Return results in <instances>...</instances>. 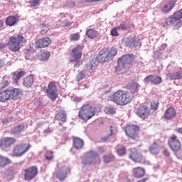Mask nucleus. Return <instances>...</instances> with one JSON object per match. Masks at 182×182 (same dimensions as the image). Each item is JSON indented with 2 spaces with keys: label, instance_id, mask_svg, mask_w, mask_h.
I'll use <instances>...</instances> for the list:
<instances>
[{
  "label": "nucleus",
  "instance_id": "1",
  "mask_svg": "<svg viewBox=\"0 0 182 182\" xmlns=\"http://www.w3.org/2000/svg\"><path fill=\"white\" fill-rule=\"evenodd\" d=\"M110 100L118 106H126L133 100V97L123 90H118L111 95Z\"/></svg>",
  "mask_w": 182,
  "mask_h": 182
},
{
  "label": "nucleus",
  "instance_id": "2",
  "mask_svg": "<svg viewBox=\"0 0 182 182\" xmlns=\"http://www.w3.org/2000/svg\"><path fill=\"white\" fill-rule=\"evenodd\" d=\"M26 43V39L23 36L18 34L16 36H11L9 38L7 46L11 52H19L23 46V43Z\"/></svg>",
  "mask_w": 182,
  "mask_h": 182
},
{
  "label": "nucleus",
  "instance_id": "3",
  "mask_svg": "<svg viewBox=\"0 0 182 182\" xmlns=\"http://www.w3.org/2000/svg\"><path fill=\"white\" fill-rule=\"evenodd\" d=\"M96 114V107L90 104L83 105L78 112V117L82 122H87Z\"/></svg>",
  "mask_w": 182,
  "mask_h": 182
},
{
  "label": "nucleus",
  "instance_id": "4",
  "mask_svg": "<svg viewBox=\"0 0 182 182\" xmlns=\"http://www.w3.org/2000/svg\"><path fill=\"white\" fill-rule=\"evenodd\" d=\"M117 55V50L116 48H104L99 52L98 60L101 63L105 62H110L114 59V56Z\"/></svg>",
  "mask_w": 182,
  "mask_h": 182
},
{
  "label": "nucleus",
  "instance_id": "5",
  "mask_svg": "<svg viewBox=\"0 0 182 182\" xmlns=\"http://www.w3.org/2000/svg\"><path fill=\"white\" fill-rule=\"evenodd\" d=\"M134 62V55L127 54L122 55L117 61V72H122L126 68V65H132Z\"/></svg>",
  "mask_w": 182,
  "mask_h": 182
},
{
  "label": "nucleus",
  "instance_id": "6",
  "mask_svg": "<svg viewBox=\"0 0 182 182\" xmlns=\"http://www.w3.org/2000/svg\"><path fill=\"white\" fill-rule=\"evenodd\" d=\"M129 157L134 163H139L140 164H146L149 166L150 164V161L147 160L146 156L140 152H138L136 149H132L129 154Z\"/></svg>",
  "mask_w": 182,
  "mask_h": 182
},
{
  "label": "nucleus",
  "instance_id": "7",
  "mask_svg": "<svg viewBox=\"0 0 182 182\" xmlns=\"http://www.w3.org/2000/svg\"><path fill=\"white\" fill-rule=\"evenodd\" d=\"M125 133L129 139L132 140H139V132L140 127L134 124H129L125 127Z\"/></svg>",
  "mask_w": 182,
  "mask_h": 182
},
{
  "label": "nucleus",
  "instance_id": "8",
  "mask_svg": "<svg viewBox=\"0 0 182 182\" xmlns=\"http://www.w3.org/2000/svg\"><path fill=\"white\" fill-rule=\"evenodd\" d=\"M32 147L31 144H18L16 145L13 149V155L14 157H21L26 153H28Z\"/></svg>",
  "mask_w": 182,
  "mask_h": 182
},
{
  "label": "nucleus",
  "instance_id": "9",
  "mask_svg": "<svg viewBox=\"0 0 182 182\" xmlns=\"http://www.w3.org/2000/svg\"><path fill=\"white\" fill-rule=\"evenodd\" d=\"M83 53H82V47L77 46V47L73 48L70 53V62H76L75 66L77 65H82V62H80V59H82V56Z\"/></svg>",
  "mask_w": 182,
  "mask_h": 182
},
{
  "label": "nucleus",
  "instance_id": "10",
  "mask_svg": "<svg viewBox=\"0 0 182 182\" xmlns=\"http://www.w3.org/2000/svg\"><path fill=\"white\" fill-rule=\"evenodd\" d=\"M168 144L173 153H177L181 150V141H180L178 137L174 134L169 137Z\"/></svg>",
  "mask_w": 182,
  "mask_h": 182
},
{
  "label": "nucleus",
  "instance_id": "11",
  "mask_svg": "<svg viewBox=\"0 0 182 182\" xmlns=\"http://www.w3.org/2000/svg\"><path fill=\"white\" fill-rule=\"evenodd\" d=\"M70 173V168L68 166H63L55 169L53 173V177L58 178L60 181H63L67 177L68 175Z\"/></svg>",
  "mask_w": 182,
  "mask_h": 182
},
{
  "label": "nucleus",
  "instance_id": "12",
  "mask_svg": "<svg viewBox=\"0 0 182 182\" xmlns=\"http://www.w3.org/2000/svg\"><path fill=\"white\" fill-rule=\"evenodd\" d=\"M45 93H47L48 97H49L53 102H55L58 99V88H56V83L51 82L48 84V88L44 89Z\"/></svg>",
  "mask_w": 182,
  "mask_h": 182
},
{
  "label": "nucleus",
  "instance_id": "13",
  "mask_svg": "<svg viewBox=\"0 0 182 182\" xmlns=\"http://www.w3.org/2000/svg\"><path fill=\"white\" fill-rule=\"evenodd\" d=\"M38 176V167L33 166L24 169V180L31 181Z\"/></svg>",
  "mask_w": 182,
  "mask_h": 182
},
{
  "label": "nucleus",
  "instance_id": "14",
  "mask_svg": "<svg viewBox=\"0 0 182 182\" xmlns=\"http://www.w3.org/2000/svg\"><path fill=\"white\" fill-rule=\"evenodd\" d=\"M125 45L130 48V49H136V48H140L141 46V43L140 40L137 39L136 37L125 38Z\"/></svg>",
  "mask_w": 182,
  "mask_h": 182
},
{
  "label": "nucleus",
  "instance_id": "15",
  "mask_svg": "<svg viewBox=\"0 0 182 182\" xmlns=\"http://www.w3.org/2000/svg\"><path fill=\"white\" fill-rule=\"evenodd\" d=\"M136 114L141 119H147L150 116V109L146 105H141L136 110Z\"/></svg>",
  "mask_w": 182,
  "mask_h": 182
},
{
  "label": "nucleus",
  "instance_id": "16",
  "mask_svg": "<svg viewBox=\"0 0 182 182\" xmlns=\"http://www.w3.org/2000/svg\"><path fill=\"white\" fill-rule=\"evenodd\" d=\"M16 143V139L12 137H4L0 139L1 149H9L11 146H14Z\"/></svg>",
  "mask_w": 182,
  "mask_h": 182
},
{
  "label": "nucleus",
  "instance_id": "17",
  "mask_svg": "<svg viewBox=\"0 0 182 182\" xmlns=\"http://www.w3.org/2000/svg\"><path fill=\"white\" fill-rule=\"evenodd\" d=\"M52 42V40H50V38L49 37H43L40 39H38L36 42V48H38V49H42L43 48H48Z\"/></svg>",
  "mask_w": 182,
  "mask_h": 182
},
{
  "label": "nucleus",
  "instance_id": "18",
  "mask_svg": "<svg viewBox=\"0 0 182 182\" xmlns=\"http://www.w3.org/2000/svg\"><path fill=\"white\" fill-rule=\"evenodd\" d=\"M7 90L9 92L10 100H18L22 97V91L18 88Z\"/></svg>",
  "mask_w": 182,
  "mask_h": 182
},
{
  "label": "nucleus",
  "instance_id": "19",
  "mask_svg": "<svg viewBox=\"0 0 182 182\" xmlns=\"http://www.w3.org/2000/svg\"><path fill=\"white\" fill-rule=\"evenodd\" d=\"M146 83L151 82V85H160L161 83V77H154L153 75H149L145 78Z\"/></svg>",
  "mask_w": 182,
  "mask_h": 182
},
{
  "label": "nucleus",
  "instance_id": "20",
  "mask_svg": "<svg viewBox=\"0 0 182 182\" xmlns=\"http://www.w3.org/2000/svg\"><path fill=\"white\" fill-rule=\"evenodd\" d=\"M132 173L136 178H141L146 175V170L140 166L135 167L132 169Z\"/></svg>",
  "mask_w": 182,
  "mask_h": 182
},
{
  "label": "nucleus",
  "instance_id": "21",
  "mask_svg": "<svg viewBox=\"0 0 182 182\" xmlns=\"http://www.w3.org/2000/svg\"><path fill=\"white\" fill-rule=\"evenodd\" d=\"M176 115L177 113L176 112V109L170 107L165 111L164 117L166 120H171V119H174V117H176Z\"/></svg>",
  "mask_w": 182,
  "mask_h": 182
},
{
  "label": "nucleus",
  "instance_id": "22",
  "mask_svg": "<svg viewBox=\"0 0 182 182\" xmlns=\"http://www.w3.org/2000/svg\"><path fill=\"white\" fill-rule=\"evenodd\" d=\"M166 79L168 80H180V79H182V71L169 73L166 74Z\"/></svg>",
  "mask_w": 182,
  "mask_h": 182
},
{
  "label": "nucleus",
  "instance_id": "23",
  "mask_svg": "<svg viewBox=\"0 0 182 182\" xmlns=\"http://www.w3.org/2000/svg\"><path fill=\"white\" fill-rule=\"evenodd\" d=\"M18 16H9L6 17L5 23L6 26H15L16 23L19 21Z\"/></svg>",
  "mask_w": 182,
  "mask_h": 182
},
{
  "label": "nucleus",
  "instance_id": "24",
  "mask_svg": "<svg viewBox=\"0 0 182 182\" xmlns=\"http://www.w3.org/2000/svg\"><path fill=\"white\" fill-rule=\"evenodd\" d=\"M85 146V142L83 140L79 137H74L73 138V147L76 149V150H80L82 147Z\"/></svg>",
  "mask_w": 182,
  "mask_h": 182
},
{
  "label": "nucleus",
  "instance_id": "25",
  "mask_svg": "<svg viewBox=\"0 0 182 182\" xmlns=\"http://www.w3.org/2000/svg\"><path fill=\"white\" fill-rule=\"evenodd\" d=\"M9 100H11V98L8 90L0 92V103H6V102H9Z\"/></svg>",
  "mask_w": 182,
  "mask_h": 182
},
{
  "label": "nucleus",
  "instance_id": "26",
  "mask_svg": "<svg viewBox=\"0 0 182 182\" xmlns=\"http://www.w3.org/2000/svg\"><path fill=\"white\" fill-rule=\"evenodd\" d=\"M66 112L63 109H60V111H58V112L55 115L56 120H60L63 123L66 122Z\"/></svg>",
  "mask_w": 182,
  "mask_h": 182
},
{
  "label": "nucleus",
  "instance_id": "27",
  "mask_svg": "<svg viewBox=\"0 0 182 182\" xmlns=\"http://www.w3.org/2000/svg\"><path fill=\"white\" fill-rule=\"evenodd\" d=\"M23 76H25V72L23 71L13 73L12 80L15 83H18L19 82V79H21V77H23Z\"/></svg>",
  "mask_w": 182,
  "mask_h": 182
},
{
  "label": "nucleus",
  "instance_id": "28",
  "mask_svg": "<svg viewBox=\"0 0 182 182\" xmlns=\"http://www.w3.org/2000/svg\"><path fill=\"white\" fill-rule=\"evenodd\" d=\"M12 161L8 157L0 155V167H5L11 164Z\"/></svg>",
  "mask_w": 182,
  "mask_h": 182
},
{
  "label": "nucleus",
  "instance_id": "29",
  "mask_svg": "<svg viewBox=\"0 0 182 182\" xmlns=\"http://www.w3.org/2000/svg\"><path fill=\"white\" fill-rule=\"evenodd\" d=\"M86 35L90 38V39H95V38H96L99 35V33L97 31L93 28H90L87 30Z\"/></svg>",
  "mask_w": 182,
  "mask_h": 182
},
{
  "label": "nucleus",
  "instance_id": "30",
  "mask_svg": "<svg viewBox=\"0 0 182 182\" xmlns=\"http://www.w3.org/2000/svg\"><path fill=\"white\" fill-rule=\"evenodd\" d=\"M102 159H103L104 163L109 164V163H112V161H114L116 157L114 156V155H113V154H109L107 155H104Z\"/></svg>",
  "mask_w": 182,
  "mask_h": 182
},
{
  "label": "nucleus",
  "instance_id": "31",
  "mask_svg": "<svg viewBox=\"0 0 182 182\" xmlns=\"http://www.w3.org/2000/svg\"><path fill=\"white\" fill-rule=\"evenodd\" d=\"M23 85L26 87H31L33 85V77L27 76L23 79Z\"/></svg>",
  "mask_w": 182,
  "mask_h": 182
},
{
  "label": "nucleus",
  "instance_id": "32",
  "mask_svg": "<svg viewBox=\"0 0 182 182\" xmlns=\"http://www.w3.org/2000/svg\"><path fill=\"white\" fill-rule=\"evenodd\" d=\"M85 69L87 72H90V73H93V72H96V64L93 61L88 63L85 65Z\"/></svg>",
  "mask_w": 182,
  "mask_h": 182
},
{
  "label": "nucleus",
  "instance_id": "33",
  "mask_svg": "<svg viewBox=\"0 0 182 182\" xmlns=\"http://www.w3.org/2000/svg\"><path fill=\"white\" fill-rule=\"evenodd\" d=\"M173 8H174V2L170 1L162 8V12L163 14H168Z\"/></svg>",
  "mask_w": 182,
  "mask_h": 182
},
{
  "label": "nucleus",
  "instance_id": "34",
  "mask_svg": "<svg viewBox=\"0 0 182 182\" xmlns=\"http://www.w3.org/2000/svg\"><path fill=\"white\" fill-rule=\"evenodd\" d=\"M174 22V18L173 17V16H171L166 18L165 22L162 23V26L163 28H168V26H170V25H171Z\"/></svg>",
  "mask_w": 182,
  "mask_h": 182
},
{
  "label": "nucleus",
  "instance_id": "35",
  "mask_svg": "<svg viewBox=\"0 0 182 182\" xmlns=\"http://www.w3.org/2000/svg\"><path fill=\"white\" fill-rule=\"evenodd\" d=\"M139 87H140V85L137 84V82H134L129 87V92L132 95H134V93H137L139 92Z\"/></svg>",
  "mask_w": 182,
  "mask_h": 182
},
{
  "label": "nucleus",
  "instance_id": "36",
  "mask_svg": "<svg viewBox=\"0 0 182 182\" xmlns=\"http://www.w3.org/2000/svg\"><path fill=\"white\" fill-rule=\"evenodd\" d=\"M149 151L151 153V154H159V144L156 142H154L150 147H149Z\"/></svg>",
  "mask_w": 182,
  "mask_h": 182
},
{
  "label": "nucleus",
  "instance_id": "37",
  "mask_svg": "<svg viewBox=\"0 0 182 182\" xmlns=\"http://www.w3.org/2000/svg\"><path fill=\"white\" fill-rule=\"evenodd\" d=\"M24 129L25 126L23 124H18L11 130V133L13 134H16L18 133H21V132L23 131Z\"/></svg>",
  "mask_w": 182,
  "mask_h": 182
},
{
  "label": "nucleus",
  "instance_id": "38",
  "mask_svg": "<svg viewBox=\"0 0 182 182\" xmlns=\"http://www.w3.org/2000/svg\"><path fill=\"white\" fill-rule=\"evenodd\" d=\"M50 58V53L49 51H44L40 55L41 60H48Z\"/></svg>",
  "mask_w": 182,
  "mask_h": 182
},
{
  "label": "nucleus",
  "instance_id": "39",
  "mask_svg": "<svg viewBox=\"0 0 182 182\" xmlns=\"http://www.w3.org/2000/svg\"><path fill=\"white\" fill-rule=\"evenodd\" d=\"M172 16L173 17L174 21H180L182 18V9L174 13Z\"/></svg>",
  "mask_w": 182,
  "mask_h": 182
},
{
  "label": "nucleus",
  "instance_id": "40",
  "mask_svg": "<svg viewBox=\"0 0 182 182\" xmlns=\"http://www.w3.org/2000/svg\"><path fill=\"white\" fill-rule=\"evenodd\" d=\"M86 77V73L85 71H80L76 76V79L77 82H80V80H83Z\"/></svg>",
  "mask_w": 182,
  "mask_h": 182
},
{
  "label": "nucleus",
  "instance_id": "41",
  "mask_svg": "<svg viewBox=\"0 0 182 182\" xmlns=\"http://www.w3.org/2000/svg\"><path fill=\"white\" fill-rule=\"evenodd\" d=\"M70 41L76 42L77 41H79V39H80V34L77 33H73L70 36Z\"/></svg>",
  "mask_w": 182,
  "mask_h": 182
},
{
  "label": "nucleus",
  "instance_id": "42",
  "mask_svg": "<svg viewBox=\"0 0 182 182\" xmlns=\"http://www.w3.org/2000/svg\"><path fill=\"white\" fill-rule=\"evenodd\" d=\"M117 153L119 154V156H124V154H126V147L122 146L121 148L118 149L117 150Z\"/></svg>",
  "mask_w": 182,
  "mask_h": 182
},
{
  "label": "nucleus",
  "instance_id": "43",
  "mask_svg": "<svg viewBox=\"0 0 182 182\" xmlns=\"http://www.w3.org/2000/svg\"><path fill=\"white\" fill-rule=\"evenodd\" d=\"M46 160H48L50 161L53 159V151H47L46 155L45 156Z\"/></svg>",
  "mask_w": 182,
  "mask_h": 182
},
{
  "label": "nucleus",
  "instance_id": "44",
  "mask_svg": "<svg viewBox=\"0 0 182 182\" xmlns=\"http://www.w3.org/2000/svg\"><path fill=\"white\" fill-rule=\"evenodd\" d=\"M9 85V81L8 80H3V81L0 83L1 89H5L7 86Z\"/></svg>",
  "mask_w": 182,
  "mask_h": 182
},
{
  "label": "nucleus",
  "instance_id": "45",
  "mask_svg": "<svg viewBox=\"0 0 182 182\" xmlns=\"http://www.w3.org/2000/svg\"><path fill=\"white\" fill-rule=\"evenodd\" d=\"M159 102H151V110H156L159 109Z\"/></svg>",
  "mask_w": 182,
  "mask_h": 182
},
{
  "label": "nucleus",
  "instance_id": "46",
  "mask_svg": "<svg viewBox=\"0 0 182 182\" xmlns=\"http://www.w3.org/2000/svg\"><path fill=\"white\" fill-rule=\"evenodd\" d=\"M117 31H119V28H117V27L114 28L111 31H110V35L112 36H119V32H117Z\"/></svg>",
  "mask_w": 182,
  "mask_h": 182
},
{
  "label": "nucleus",
  "instance_id": "47",
  "mask_svg": "<svg viewBox=\"0 0 182 182\" xmlns=\"http://www.w3.org/2000/svg\"><path fill=\"white\" fill-rule=\"evenodd\" d=\"M30 4L32 6H38L41 4V0H31Z\"/></svg>",
  "mask_w": 182,
  "mask_h": 182
},
{
  "label": "nucleus",
  "instance_id": "48",
  "mask_svg": "<svg viewBox=\"0 0 182 182\" xmlns=\"http://www.w3.org/2000/svg\"><path fill=\"white\" fill-rule=\"evenodd\" d=\"M117 28L118 31H127V26H126V24H124V23L120 24Z\"/></svg>",
  "mask_w": 182,
  "mask_h": 182
},
{
  "label": "nucleus",
  "instance_id": "49",
  "mask_svg": "<svg viewBox=\"0 0 182 182\" xmlns=\"http://www.w3.org/2000/svg\"><path fill=\"white\" fill-rule=\"evenodd\" d=\"M82 164L85 166H87V164H92V162L89 161L87 158H85L82 160Z\"/></svg>",
  "mask_w": 182,
  "mask_h": 182
},
{
  "label": "nucleus",
  "instance_id": "50",
  "mask_svg": "<svg viewBox=\"0 0 182 182\" xmlns=\"http://www.w3.org/2000/svg\"><path fill=\"white\" fill-rule=\"evenodd\" d=\"M181 26H182V21H179L175 25L174 29L177 31V30L180 29V28H181Z\"/></svg>",
  "mask_w": 182,
  "mask_h": 182
},
{
  "label": "nucleus",
  "instance_id": "51",
  "mask_svg": "<svg viewBox=\"0 0 182 182\" xmlns=\"http://www.w3.org/2000/svg\"><path fill=\"white\" fill-rule=\"evenodd\" d=\"M45 26V28L41 30V33L42 35H45L46 33H48V31H49V28H48V26Z\"/></svg>",
  "mask_w": 182,
  "mask_h": 182
},
{
  "label": "nucleus",
  "instance_id": "52",
  "mask_svg": "<svg viewBox=\"0 0 182 182\" xmlns=\"http://www.w3.org/2000/svg\"><path fill=\"white\" fill-rule=\"evenodd\" d=\"M114 113H116V111L114 109H109L107 112V114H114Z\"/></svg>",
  "mask_w": 182,
  "mask_h": 182
},
{
  "label": "nucleus",
  "instance_id": "53",
  "mask_svg": "<svg viewBox=\"0 0 182 182\" xmlns=\"http://www.w3.org/2000/svg\"><path fill=\"white\" fill-rule=\"evenodd\" d=\"M164 154L166 157H168L170 156V151H168V149H164Z\"/></svg>",
  "mask_w": 182,
  "mask_h": 182
},
{
  "label": "nucleus",
  "instance_id": "54",
  "mask_svg": "<svg viewBox=\"0 0 182 182\" xmlns=\"http://www.w3.org/2000/svg\"><path fill=\"white\" fill-rule=\"evenodd\" d=\"M5 66V61L4 59H0V68H4Z\"/></svg>",
  "mask_w": 182,
  "mask_h": 182
},
{
  "label": "nucleus",
  "instance_id": "55",
  "mask_svg": "<svg viewBox=\"0 0 182 182\" xmlns=\"http://www.w3.org/2000/svg\"><path fill=\"white\" fill-rule=\"evenodd\" d=\"M1 122L3 123V124H8V123H9V119H2Z\"/></svg>",
  "mask_w": 182,
  "mask_h": 182
},
{
  "label": "nucleus",
  "instance_id": "56",
  "mask_svg": "<svg viewBox=\"0 0 182 182\" xmlns=\"http://www.w3.org/2000/svg\"><path fill=\"white\" fill-rule=\"evenodd\" d=\"M82 2H99V0H82Z\"/></svg>",
  "mask_w": 182,
  "mask_h": 182
},
{
  "label": "nucleus",
  "instance_id": "57",
  "mask_svg": "<svg viewBox=\"0 0 182 182\" xmlns=\"http://www.w3.org/2000/svg\"><path fill=\"white\" fill-rule=\"evenodd\" d=\"M4 48H6V43H0V49H4Z\"/></svg>",
  "mask_w": 182,
  "mask_h": 182
},
{
  "label": "nucleus",
  "instance_id": "58",
  "mask_svg": "<svg viewBox=\"0 0 182 182\" xmlns=\"http://www.w3.org/2000/svg\"><path fill=\"white\" fill-rule=\"evenodd\" d=\"M176 157H177V159H178L179 160H182V154H181V153H178V154H176Z\"/></svg>",
  "mask_w": 182,
  "mask_h": 182
},
{
  "label": "nucleus",
  "instance_id": "59",
  "mask_svg": "<svg viewBox=\"0 0 182 182\" xmlns=\"http://www.w3.org/2000/svg\"><path fill=\"white\" fill-rule=\"evenodd\" d=\"M2 28H4V20H0V31H2Z\"/></svg>",
  "mask_w": 182,
  "mask_h": 182
},
{
  "label": "nucleus",
  "instance_id": "60",
  "mask_svg": "<svg viewBox=\"0 0 182 182\" xmlns=\"http://www.w3.org/2000/svg\"><path fill=\"white\" fill-rule=\"evenodd\" d=\"M147 180H149V178H142V179L138 181L137 182H146V181H147Z\"/></svg>",
  "mask_w": 182,
  "mask_h": 182
},
{
  "label": "nucleus",
  "instance_id": "61",
  "mask_svg": "<svg viewBox=\"0 0 182 182\" xmlns=\"http://www.w3.org/2000/svg\"><path fill=\"white\" fill-rule=\"evenodd\" d=\"M109 129H110V134H109V136H113V126H111L109 127Z\"/></svg>",
  "mask_w": 182,
  "mask_h": 182
},
{
  "label": "nucleus",
  "instance_id": "62",
  "mask_svg": "<svg viewBox=\"0 0 182 182\" xmlns=\"http://www.w3.org/2000/svg\"><path fill=\"white\" fill-rule=\"evenodd\" d=\"M102 141H107L109 140V136L103 137L101 139Z\"/></svg>",
  "mask_w": 182,
  "mask_h": 182
},
{
  "label": "nucleus",
  "instance_id": "63",
  "mask_svg": "<svg viewBox=\"0 0 182 182\" xmlns=\"http://www.w3.org/2000/svg\"><path fill=\"white\" fill-rule=\"evenodd\" d=\"M70 25H72V23H70V22H67L64 26H70Z\"/></svg>",
  "mask_w": 182,
  "mask_h": 182
},
{
  "label": "nucleus",
  "instance_id": "64",
  "mask_svg": "<svg viewBox=\"0 0 182 182\" xmlns=\"http://www.w3.org/2000/svg\"><path fill=\"white\" fill-rule=\"evenodd\" d=\"M131 26H132V28H134V24L132 23Z\"/></svg>",
  "mask_w": 182,
  "mask_h": 182
}]
</instances>
